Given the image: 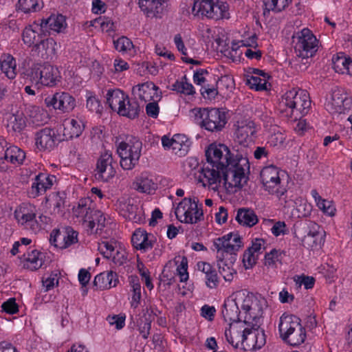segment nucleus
<instances>
[{
  "mask_svg": "<svg viewBox=\"0 0 352 352\" xmlns=\"http://www.w3.org/2000/svg\"><path fill=\"white\" fill-rule=\"evenodd\" d=\"M114 47L119 52H126L133 46L132 42L126 37L122 36L113 41Z\"/></svg>",
  "mask_w": 352,
  "mask_h": 352,
  "instance_id": "3c124183",
  "label": "nucleus"
},
{
  "mask_svg": "<svg viewBox=\"0 0 352 352\" xmlns=\"http://www.w3.org/2000/svg\"><path fill=\"white\" fill-rule=\"evenodd\" d=\"M56 177L54 175H48L45 173H39L36 176L32 183L29 194L32 197H36L50 188Z\"/></svg>",
  "mask_w": 352,
  "mask_h": 352,
  "instance_id": "4be33fe9",
  "label": "nucleus"
},
{
  "mask_svg": "<svg viewBox=\"0 0 352 352\" xmlns=\"http://www.w3.org/2000/svg\"><path fill=\"white\" fill-rule=\"evenodd\" d=\"M246 316L243 320L247 324L241 335L242 344L246 343L248 346H252L255 349H260L265 344V335L263 329H260L261 318L254 316L250 320Z\"/></svg>",
  "mask_w": 352,
  "mask_h": 352,
  "instance_id": "20e7f679",
  "label": "nucleus"
},
{
  "mask_svg": "<svg viewBox=\"0 0 352 352\" xmlns=\"http://www.w3.org/2000/svg\"><path fill=\"white\" fill-rule=\"evenodd\" d=\"M256 131L255 124L253 121L246 120L238 122L235 135L236 140L241 145L239 150H243L247 153L245 147L248 144L254 142Z\"/></svg>",
  "mask_w": 352,
  "mask_h": 352,
  "instance_id": "4468645a",
  "label": "nucleus"
},
{
  "mask_svg": "<svg viewBox=\"0 0 352 352\" xmlns=\"http://www.w3.org/2000/svg\"><path fill=\"white\" fill-rule=\"evenodd\" d=\"M43 6L42 0H19L16 5L18 10L24 13L37 12L43 8Z\"/></svg>",
  "mask_w": 352,
  "mask_h": 352,
  "instance_id": "4c0bfd02",
  "label": "nucleus"
},
{
  "mask_svg": "<svg viewBox=\"0 0 352 352\" xmlns=\"http://www.w3.org/2000/svg\"><path fill=\"white\" fill-rule=\"evenodd\" d=\"M129 283L132 287V300L131 307L137 308L141 299V285L137 276H131L129 277Z\"/></svg>",
  "mask_w": 352,
  "mask_h": 352,
  "instance_id": "ea45409f",
  "label": "nucleus"
},
{
  "mask_svg": "<svg viewBox=\"0 0 352 352\" xmlns=\"http://www.w3.org/2000/svg\"><path fill=\"white\" fill-rule=\"evenodd\" d=\"M26 126V118L22 111H17L8 116L7 128L8 131L21 133Z\"/></svg>",
  "mask_w": 352,
  "mask_h": 352,
  "instance_id": "c756f323",
  "label": "nucleus"
},
{
  "mask_svg": "<svg viewBox=\"0 0 352 352\" xmlns=\"http://www.w3.org/2000/svg\"><path fill=\"white\" fill-rule=\"evenodd\" d=\"M257 259L258 255L252 252L248 249L245 250L243 258V263L245 268L246 270L252 268L256 264Z\"/></svg>",
  "mask_w": 352,
  "mask_h": 352,
  "instance_id": "603ef678",
  "label": "nucleus"
},
{
  "mask_svg": "<svg viewBox=\"0 0 352 352\" xmlns=\"http://www.w3.org/2000/svg\"><path fill=\"white\" fill-rule=\"evenodd\" d=\"M345 99L338 91H333L331 95V105L335 111L339 113L343 112Z\"/></svg>",
  "mask_w": 352,
  "mask_h": 352,
  "instance_id": "de8ad7c7",
  "label": "nucleus"
},
{
  "mask_svg": "<svg viewBox=\"0 0 352 352\" xmlns=\"http://www.w3.org/2000/svg\"><path fill=\"white\" fill-rule=\"evenodd\" d=\"M164 0H139V7L148 16L158 17Z\"/></svg>",
  "mask_w": 352,
  "mask_h": 352,
  "instance_id": "2f4dec72",
  "label": "nucleus"
},
{
  "mask_svg": "<svg viewBox=\"0 0 352 352\" xmlns=\"http://www.w3.org/2000/svg\"><path fill=\"white\" fill-rule=\"evenodd\" d=\"M58 274H52L49 277H47L45 280H43V285L46 288V290L48 291L54 287L55 283L56 285L58 284V279L57 278Z\"/></svg>",
  "mask_w": 352,
  "mask_h": 352,
  "instance_id": "774afa93",
  "label": "nucleus"
},
{
  "mask_svg": "<svg viewBox=\"0 0 352 352\" xmlns=\"http://www.w3.org/2000/svg\"><path fill=\"white\" fill-rule=\"evenodd\" d=\"M217 265L219 272L226 281H232L236 271L232 268V265L236 260V255L231 254L226 255L221 252H217Z\"/></svg>",
  "mask_w": 352,
  "mask_h": 352,
  "instance_id": "a211bd4d",
  "label": "nucleus"
},
{
  "mask_svg": "<svg viewBox=\"0 0 352 352\" xmlns=\"http://www.w3.org/2000/svg\"><path fill=\"white\" fill-rule=\"evenodd\" d=\"M350 58H346L344 56L333 58V67L336 72L344 73L347 67V63H349Z\"/></svg>",
  "mask_w": 352,
  "mask_h": 352,
  "instance_id": "4d7b16f0",
  "label": "nucleus"
},
{
  "mask_svg": "<svg viewBox=\"0 0 352 352\" xmlns=\"http://www.w3.org/2000/svg\"><path fill=\"white\" fill-rule=\"evenodd\" d=\"M206 285L210 289H215L219 284V278L215 269L205 276Z\"/></svg>",
  "mask_w": 352,
  "mask_h": 352,
  "instance_id": "864d4df0",
  "label": "nucleus"
},
{
  "mask_svg": "<svg viewBox=\"0 0 352 352\" xmlns=\"http://www.w3.org/2000/svg\"><path fill=\"white\" fill-rule=\"evenodd\" d=\"M201 94L205 98L211 100L215 98L218 95V91L216 88H210L209 85H207L201 89Z\"/></svg>",
  "mask_w": 352,
  "mask_h": 352,
  "instance_id": "69168bd1",
  "label": "nucleus"
},
{
  "mask_svg": "<svg viewBox=\"0 0 352 352\" xmlns=\"http://www.w3.org/2000/svg\"><path fill=\"white\" fill-rule=\"evenodd\" d=\"M151 328V320L145 318L144 320L141 319L139 323L140 333L142 338L146 339L150 334V330Z\"/></svg>",
  "mask_w": 352,
  "mask_h": 352,
  "instance_id": "052dcab7",
  "label": "nucleus"
},
{
  "mask_svg": "<svg viewBox=\"0 0 352 352\" xmlns=\"http://www.w3.org/2000/svg\"><path fill=\"white\" fill-rule=\"evenodd\" d=\"M87 211L89 213L91 219L96 222L97 230H102L105 226L106 221L103 213L100 210H91L89 208H87Z\"/></svg>",
  "mask_w": 352,
  "mask_h": 352,
  "instance_id": "49530a36",
  "label": "nucleus"
},
{
  "mask_svg": "<svg viewBox=\"0 0 352 352\" xmlns=\"http://www.w3.org/2000/svg\"><path fill=\"white\" fill-rule=\"evenodd\" d=\"M280 104L294 111H298L300 114L305 115L308 112L311 106V100L308 93L305 90H289L283 96Z\"/></svg>",
  "mask_w": 352,
  "mask_h": 352,
  "instance_id": "0eeeda50",
  "label": "nucleus"
},
{
  "mask_svg": "<svg viewBox=\"0 0 352 352\" xmlns=\"http://www.w3.org/2000/svg\"><path fill=\"white\" fill-rule=\"evenodd\" d=\"M78 232L71 227L53 230L50 234V243L60 249L67 248L78 242Z\"/></svg>",
  "mask_w": 352,
  "mask_h": 352,
  "instance_id": "1a4fd4ad",
  "label": "nucleus"
},
{
  "mask_svg": "<svg viewBox=\"0 0 352 352\" xmlns=\"http://www.w3.org/2000/svg\"><path fill=\"white\" fill-rule=\"evenodd\" d=\"M198 199L185 197L178 204L175 213L177 219L184 223L195 224L204 219L202 205Z\"/></svg>",
  "mask_w": 352,
  "mask_h": 352,
  "instance_id": "39448f33",
  "label": "nucleus"
},
{
  "mask_svg": "<svg viewBox=\"0 0 352 352\" xmlns=\"http://www.w3.org/2000/svg\"><path fill=\"white\" fill-rule=\"evenodd\" d=\"M306 338V331L304 327H302L301 323L300 327H297V329L294 333H292L288 340L286 341L292 346H297L303 343Z\"/></svg>",
  "mask_w": 352,
  "mask_h": 352,
  "instance_id": "37998d69",
  "label": "nucleus"
},
{
  "mask_svg": "<svg viewBox=\"0 0 352 352\" xmlns=\"http://www.w3.org/2000/svg\"><path fill=\"white\" fill-rule=\"evenodd\" d=\"M112 161L111 154L108 152L104 153L100 157L95 170V176L97 179L107 182L114 176L116 170L112 166Z\"/></svg>",
  "mask_w": 352,
  "mask_h": 352,
  "instance_id": "f3484780",
  "label": "nucleus"
},
{
  "mask_svg": "<svg viewBox=\"0 0 352 352\" xmlns=\"http://www.w3.org/2000/svg\"><path fill=\"white\" fill-rule=\"evenodd\" d=\"M83 130V125L81 121L74 119L65 121L63 124V135L65 140L78 138L80 135Z\"/></svg>",
  "mask_w": 352,
  "mask_h": 352,
  "instance_id": "7c9ffc66",
  "label": "nucleus"
},
{
  "mask_svg": "<svg viewBox=\"0 0 352 352\" xmlns=\"http://www.w3.org/2000/svg\"><path fill=\"white\" fill-rule=\"evenodd\" d=\"M297 39L294 50L298 56L307 59L316 54L318 49V41L309 29L304 28L298 32Z\"/></svg>",
  "mask_w": 352,
  "mask_h": 352,
  "instance_id": "6e6552de",
  "label": "nucleus"
},
{
  "mask_svg": "<svg viewBox=\"0 0 352 352\" xmlns=\"http://www.w3.org/2000/svg\"><path fill=\"white\" fill-rule=\"evenodd\" d=\"M187 270L188 259L186 256H183L177 267V272L179 276L181 282L186 281L188 279V273Z\"/></svg>",
  "mask_w": 352,
  "mask_h": 352,
  "instance_id": "09e8293b",
  "label": "nucleus"
},
{
  "mask_svg": "<svg viewBox=\"0 0 352 352\" xmlns=\"http://www.w3.org/2000/svg\"><path fill=\"white\" fill-rule=\"evenodd\" d=\"M56 43L53 38L43 37L33 46L31 54L32 56L39 57L43 60L52 58L56 54Z\"/></svg>",
  "mask_w": 352,
  "mask_h": 352,
  "instance_id": "6ab92c4d",
  "label": "nucleus"
},
{
  "mask_svg": "<svg viewBox=\"0 0 352 352\" xmlns=\"http://www.w3.org/2000/svg\"><path fill=\"white\" fill-rule=\"evenodd\" d=\"M301 320L295 315L283 314L278 324L280 336L283 340H287L290 335L300 327Z\"/></svg>",
  "mask_w": 352,
  "mask_h": 352,
  "instance_id": "aec40b11",
  "label": "nucleus"
},
{
  "mask_svg": "<svg viewBox=\"0 0 352 352\" xmlns=\"http://www.w3.org/2000/svg\"><path fill=\"white\" fill-rule=\"evenodd\" d=\"M43 253L33 250L30 253H28V256L25 258V263L24 267L31 270H37L43 265Z\"/></svg>",
  "mask_w": 352,
  "mask_h": 352,
  "instance_id": "e433bc0d",
  "label": "nucleus"
},
{
  "mask_svg": "<svg viewBox=\"0 0 352 352\" xmlns=\"http://www.w3.org/2000/svg\"><path fill=\"white\" fill-rule=\"evenodd\" d=\"M45 104L47 107H52L54 109H58L63 113L72 111L76 107V100L69 93H56L52 96H48L45 98Z\"/></svg>",
  "mask_w": 352,
  "mask_h": 352,
  "instance_id": "ddd939ff",
  "label": "nucleus"
},
{
  "mask_svg": "<svg viewBox=\"0 0 352 352\" xmlns=\"http://www.w3.org/2000/svg\"><path fill=\"white\" fill-rule=\"evenodd\" d=\"M294 280L299 285H303L306 289L313 288L315 283V278L314 277L305 275L294 277Z\"/></svg>",
  "mask_w": 352,
  "mask_h": 352,
  "instance_id": "13d9d810",
  "label": "nucleus"
},
{
  "mask_svg": "<svg viewBox=\"0 0 352 352\" xmlns=\"http://www.w3.org/2000/svg\"><path fill=\"white\" fill-rule=\"evenodd\" d=\"M235 219L239 224L248 227H252L258 222L254 212L248 208H239Z\"/></svg>",
  "mask_w": 352,
  "mask_h": 352,
  "instance_id": "f704fd0d",
  "label": "nucleus"
},
{
  "mask_svg": "<svg viewBox=\"0 0 352 352\" xmlns=\"http://www.w3.org/2000/svg\"><path fill=\"white\" fill-rule=\"evenodd\" d=\"M39 30L44 34H50L52 32H62L67 27L65 17L62 14H52L47 19H38Z\"/></svg>",
  "mask_w": 352,
  "mask_h": 352,
  "instance_id": "dca6fc26",
  "label": "nucleus"
},
{
  "mask_svg": "<svg viewBox=\"0 0 352 352\" xmlns=\"http://www.w3.org/2000/svg\"><path fill=\"white\" fill-rule=\"evenodd\" d=\"M79 212H78V215H81L83 217V223L87 228V232L89 234H96L99 230L94 229L96 226V222H94L92 219H91V216L89 213L87 211V207L85 204H79L78 206Z\"/></svg>",
  "mask_w": 352,
  "mask_h": 352,
  "instance_id": "58836bf2",
  "label": "nucleus"
},
{
  "mask_svg": "<svg viewBox=\"0 0 352 352\" xmlns=\"http://www.w3.org/2000/svg\"><path fill=\"white\" fill-rule=\"evenodd\" d=\"M4 144L6 142L3 141ZM25 158V152L16 146H10L5 149L2 144V149H0V160L9 161L12 164H22Z\"/></svg>",
  "mask_w": 352,
  "mask_h": 352,
  "instance_id": "bb28decb",
  "label": "nucleus"
},
{
  "mask_svg": "<svg viewBox=\"0 0 352 352\" xmlns=\"http://www.w3.org/2000/svg\"><path fill=\"white\" fill-rule=\"evenodd\" d=\"M1 308L3 311L9 314H14L19 311V307L14 298H11L4 302L1 305Z\"/></svg>",
  "mask_w": 352,
  "mask_h": 352,
  "instance_id": "bf43d9fd",
  "label": "nucleus"
},
{
  "mask_svg": "<svg viewBox=\"0 0 352 352\" xmlns=\"http://www.w3.org/2000/svg\"><path fill=\"white\" fill-rule=\"evenodd\" d=\"M140 105L135 100H129L128 96L124 103V107L118 111V114L126 116L130 119H134L139 115Z\"/></svg>",
  "mask_w": 352,
  "mask_h": 352,
  "instance_id": "c9c22d12",
  "label": "nucleus"
},
{
  "mask_svg": "<svg viewBox=\"0 0 352 352\" xmlns=\"http://www.w3.org/2000/svg\"><path fill=\"white\" fill-rule=\"evenodd\" d=\"M0 67L2 72L9 79H14L16 75V60L10 54H3L0 59Z\"/></svg>",
  "mask_w": 352,
  "mask_h": 352,
  "instance_id": "72a5a7b5",
  "label": "nucleus"
},
{
  "mask_svg": "<svg viewBox=\"0 0 352 352\" xmlns=\"http://www.w3.org/2000/svg\"><path fill=\"white\" fill-rule=\"evenodd\" d=\"M142 144L135 137H129L126 142L120 143L117 153L120 157V166L124 170H131L138 163Z\"/></svg>",
  "mask_w": 352,
  "mask_h": 352,
  "instance_id": "7ed1b4c3",
  "label": "nucleus"
},
{
  "mask_svg": "<svg viewBox=\"0 0 352 352\" xmlns=\"http://www.w3.org/2000/svg\"><path fill=\"white\" fill-rule=\"evenodd\" d=\"M260 177L266 190L270 192L274 193V188L280 182L279 171L277 167L269 166L264 167L260 173ZM277 196L281 197L284 195V191L275 190Z\"/></svg>",
  "mask_w": 352,
  "mask_h": 352,
  "instance_id": "2eb2a0df",
  "label": "nucleus"
},
{
  "mask_svg": "<svg viewBox=\"0 0 352 352\" xmlns=\"http://www.w3.org/2000/svg\"><path fill=\"white\" fill-rule=\"evenodd\" d=\"M201 128L211 132L221 131L227 122L226 112L217 108L199 109L195 114Z\"/></svg>",
  "mask_w": 352,
  "mask_h": 352,
  "instance_id": "423d86ee",
  "label": "nucleus"
},
{
  "mask_svg": "<svg viewBox=\"0 0 352 352\" xmlns=\"http://www.w3.org/2000/svg\"><path fill=\"white\" fill-rule=\"evenodd\" d=\"M214 1L194 0L192 13L195 16L201 15L212 19L213 18H217L218 16L217 14V8H216L214 11Z\"/></svg>",
  "mask_w": 352,
  "mask_h": 352,
  "instance_id": "5701e85b",
  "label": "nucleus"
},
{
  "mask_svg": "<svg viewBox=\"0 0 352 352\" xmlns=\"http://www.w3.org/2000/svg\"><path fill=\"white\" fill-rule=\"evenodd\" d=\"M14 217L18 223L34 232L38 230V221L36 219V208L30 204H23L16 209Z\"/></svg>",
  "mask_w": 352,
  "mask_h": 352,
  "instance_id": "9d476101",
  "label": "nucleus"
},
{
  "mask_svg": "<svg viewBox=\"0 0 352 352\" xmlns=\"http://www.w3.org/2000/svg\"><path fill=\"white\" fill-rule=\"evenodd\" d=\"M268 78H261L259 76H247V84L251 89L256 91L267 90V80Z\"/></svg>",
  "mask_w": 352,
  "mask_h": 352,
  "instance_id": "c03bdc74",
  "label": "nucleus"
},
{
  "mask_svg": "<svg viewBox=\"0 0 352 352\" xmlns=\"http://www.w3.org/2000/svg\"><path fill=\"white\" fill-rule=\"evenodd\" d=\"M138 209V206L132 203L130 199L127 200L122 204V210H124L128 213L127 218L129 220L135 221Z\"/></svg>",
  "mask_w": 352,
  "mask_h": 352,
  "instance_id": "5fc2aeb1",
  "label": "nucleus"
},
{
  "mask_svg": "<svg viewBox=\"0 0 352 352\" xmlns=\"http://www.w3.org/2000/svg\"><path fill=\"white\" fill-rule=\"evenodd\" d=\"M116 248H117V242L114 241H102L98 245L100 253L106 258H109L112 256Z\"/></svg>",
  "mask_w": 352,
  "mask_h": 352,
  "instance_id": "a18cd8bd",
  "label": "nucleus"
},
{
  "mask_svg": "<svg viewBox=\"0 0 352 352\" xmlns=\"http://www.w3.org/2000/svg\"><path fill=\"white\" fill-rule=\"evenodd\" d=\"M133 188L142 193L150 194L157 188L156 184L148 173H142L137 177L132 184Z\"/></svg>",
  "mask_w": 352,
  "mask_h": 352,
  "instance_id": "a878e982",
  "label": "nucleus"
},
{
  "mask_svg": "<svg viewBox=\"0 0 352 352\" xmlns=\"http://www.w3.org/2000/svg\"><path fill=\"white\" fill-rule=\"evenodd\" d=\"M54 131L48 127L37 131L35 135L36 147L39 150H52L56 144Z\"/></svg>",
  "mask_w": 352,
  "mask_h": 352,
  "instance_id": "412c9836",
  "label": "nucleus"
},
{
  "mask_svg": "<svg viewBox=\"0 0 352 352\" xmlns=\"http://www.w3.org/2000/svg\"><path fill=\"white\" fill-rule=\"evenodd\" d=\"M280 253L276 249L272 250L270 252L266 253L265 255L264 265L268 267H274L276 262L279 261Z\"/></svg>",
  "mask_w": 352,
  "mask_h": 352,
  "instance_id": "8fccbe9b",
  "label": "nucleus"
},
{
  "mask_svg": "<svg viewBox=\"0 0 352 352\" xmlns=\"http://www.w3.org/2000/svg\"><path fill=\"white\" fill-rule=\"evenodd\" d=\"M25 75L39 89L40 85L54 86L58 78V72L56 67L47 63H34L26 70Z\"/></svg>",
  "mask_w": 352,
  "mask_h": 352,
  "instance_id": "f03ea898",
  "label": "nucleus"
},
{
  "mask_svg": "<svg viewBox=\"0 0 352 352\" xmlns=\"http://www.w3.org/2000/svg\"><path fill=\"white\" fill-rule=\"evenodd\" d=\"M112 261L114 263L122 265L126 262L127 255L124 249H122L121 247L119 248L118 250H116V254L113 253L112 255Z\"/></svg>",
  "mask_w": 352,
  "mask_h": 352,
  "instance_id": "680f3d73",
  "label": "nucleus"
},
{
  "mask_svg": "<svg viewBox=\"0 0 352 352\" xmlns=\"http://www.w3.org/2000/svg\"><path fill=\"white\" fill-rule=\"evenodd\" d=\"M302 229L304 232L306 233L301 240L302 245L307 249L320 248L324 241L325 232L322 230H320L319 225L315 223H309Z\"/></svg>",
  "mask_w": 352,
  "mask_h": 352,
  "instance_id": "9b49d317",
  "label": "nucleus"
},
{
  "mask_svg": "<svg viewBox=\"0 0 352 352\" xmlns=\"http://www.w3.org/2000/svg\"><path fill=\"white\" fill-rule=\"evenodd\" d=\"M159 107L156 102H150L146 106V114L153 118H156L159 115Z\"/></svg>",
  "mask_w": 352,
  "mask_h": 352,
  "instance_id": "338daca9",
  "label": "nucleus"
},
{
  "mask_svg": "<svg viewBox=\"0 0 352 352\" xmlns=\"http://www.w3.org/2000/svg\"><path fill=\"white\" fill-rule=\"evenodd\" d=\"M214 246L217 252H221L226 255L230 256L231 254H236L242 246L241 237L238 234L230 233L214 241Z\"/></svg>",
  "mask_w": 352,
  "mask_h": 352,
  "instance_id": "f8f14e48",
  "label": "nucleus"
},
{
  "mask_svg": "<svg viewBox=\"0 0 352 352\" xmlns=\"http://www.w3.org/2000/svg\"><path fill=\"white\" fill-rule=\"evenodd\" d=\"M265 240L256 238L252 241V245L248 248V250L258 256V254L262 253L263 250L265 249Z\"/></svg>",
  "mask_w": 352,
  "mask_h": 352,
  "instance_id": "e2e57ef3",
  "label": "nucleus"
},
{
  "mask_svg": "<svg viewBox=\"0 0 352 352\" xmlns=\"http://www.w3.org/2000/svg\"><path fill=\"white\" fill-rule=\"evenodd\" d=\"M87 107L91 111L100 113L102 111L100 102L95 96H89L87 100Z\"/></svg>",
  "mask_w": 352,
  "mask_h": 352,
  "instance_id": "0e129e2a",
  "label": "nucleus"
},
{
  "mask_svg": "<svg viewBox=\"0 0 352 352\" xmlns=\"http://www.w3.org/2000/svg\"><path fill=\"white\" fill-rule=\"evenodd\" d=\"M217 8V14L218 16L217 18H213V19L218 20L223 18L228 17V4L226 3L220 1L219 0L214 1V10Z\"/></svg>",
  "mask_w": 352,
  "mask_h": 352,
  "instance_id": "6e6d98bb",
  "label": "nucleus"
},
{
  "mask_svg": "<svg viewBox=\"0 0 352 352\" xmlns=\"http://www.w3.org/2000/svg\"><path fill=\"white\" fill-rule=\"evenodd\" d=\"M171 90L176 91L186 95H192L195 94L194 87L192 84L187 82L186 76H184L182 81L177 80L171 86Z\"/></svg>",
  "mask_w": 352,
  "mask_h": 352,
  "instance_id": "a19ab883",
  "label": "nucleus"
},
{
  "mask_svg": "<svg viewBox=\"0 0 352 352\" xmlns=\"http://www.w3.org/2000/svg\"><path fill=\"white\" fill-rule=\"evenodd\" d=\"M208 166L201 174L210 185L222 182L227 191L235 192L241 189L248 180L250 172L248 153L239 148L230 149L223 144H210L205 151Z\"/></svg>",
  "mask_w": 352,
  "mask_h": 352,
  "instance_id": "f257e3e1",
  "label": "nucleus"
},
{
  "mask_svg": "<svg viewBox=\"0 0 352 352\" xmlns=\"http://www.w3.org/2000/svg\"><path fill=\"white\" fill-rule=\"evenodd\" d=\"M126 97L127 96L119 89L109 90L106 97L107 103L112 110L116 111L118 109V111L124 107Z\"/></svg>",
  "mask_w": 352,
  "mask_h": 352,
  "instance_id": "473e14b6",
  "label": "nucleus"
},
{
  "mask_svg": "<svg viewBox=\"0 0 352 352\" xmlns=\"http://www.w3.org/2000/svg\"><path fill=\"white\" fill-rule=\"evenodd\" d=\"M222 315L226 322L229 321L231 327L232 322H240V311L235 299L228 298L223 305Z\"/></svg>",
  "mask_w": 352,
  "mask_h": 352,
  "instance_id": "b1692460",
  "label": "nucleus"
},
{
  "mask_svg": "<svg viewBox=\"0 0 352 352\" xmlns=\"http://www.w3.org/2000/svg\"><path fill=\"white\" fill-rule=\"evenodd\" d=\"M33 28L32 25L26 27L22 34L23 41L25 45L29 47L34 46L39 42V40L43 38L46 34H44L43 32L39 30V22H34Z\"/></svg>",
  "mask_w": 352,
  "mask_h": 352,
  "instance_id": "c85d7f7f",
  "label": "nucleus"
},
{
  "mask_svg": "<svg viewBox=\"0 0 352 352\" xmlns=\"http://www.w3.org/2000/svg\"><path fill=\"white\" fill-rule=\"evenodd\" d=\"M118 282V275L116 272H104L96 276L93 286L96 289L104 290L116 287Z\"/></svg>",
  "mask_w": 352,
  "mask_h": 352,
  "instance_id": "393cba45",
  "label": "nucleus"
},
{
  "mask_svg": "<svg viewBox=\"0 0 352 352\" xmlns=\"http://www.w3.org/2000/svg\"><path fill=\"white\" fill-rule=\"evenodd\" d=\"M158 87L153 82H144L138 85L133 88V94L139 97L142 100L146 101V93L150 90L156 91Z\"/></svg>",
  "mask_w": 352,
  "mask_h": 352,
  "instance_id": "79ce46f5",
  "label": "nucleus"
},
{
  "mask_svg": "<svg viewBox=\"0 0 352 352\" xmlns=\"http://www.w3.org/2000/svg\"><path fill=\"white\" fill-rule=\"evenodd\" d=\"M151 234H148L145 230L137 229L132 235L131 243L137 250L146 251L153 246V241L150 239ZM152 237H153L152 236Z\"/></svg>",
  "mask_w": 352,
  "mask_h": 352,
  "instance_id": "cd10ccee",
  "label": "nucleus"
}]
</instances>
